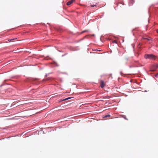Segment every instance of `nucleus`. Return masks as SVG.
<instances>
[{"instance_id": "f257e3e1", "label": "nucleus", "mask_w": 158, "mask_h": 158, "mask_svg": "<svg viewBox=\"0 0 158 158\" xmlns=\"http://www.w3.org/2000/svg\"><path fill=\"white\" fill-rule=\"evenodd\" d=\"M144 57L146 59H151L155 60L156 59V56L152 54H146L144 56Z\"/></svg>"}, {"instance_id": "f03ea898", "label": "nucleus", "mask_w": 158, "mask_h": 158, "mask_svg": "<svg viewBox=\"0 0 158 158\" xmlns=\"http://www.w3.org/2000/svg\"><path fill=\"white\" fill-rule=\"evenodd\" d=\"M158 68V64H156L153 65L151 69V70L152 71H155L157 68Z\"/></svg>"}, {"instance_id": "7ed1b4c3", "label": "nucleus", "mask_w": 158, "mask_h": 158, "mask_svg": "<svg viewBox=\"0 0 158 158\" xmlns=\"http://www.w3.org/2000/svg\"><path fill=\"white\" fill-rule=\"evenodd\" d=\"M101 88H103L105 85V83L104 81L103 80H101Z\"/></svg>"}, {"instance_id": "20e7f679", "label": "nucleus", "mask_w": 158, "mask_h": 158, "mask_svg": "<svg viewBox=\"0 0 158 158\" xmlns=\"http://www.w3.org/2000/svg\"><path fill=\"white\" fill-rule=\"evenodd\" d=\"M74 0H72L70 1H69L67 3V5L68 6L70 5L72 3H73V2L74 1Z\"/></svg>"}, {"instance_id": "39448f33", "label": "nucleus", "mask_w": 158, "mask_h": 158, "mask_svg": "<svg viewBox=\"0 0 158 158\" xmlns=\"http://www.w3.org/2000/svg\"><path fill=\"white\" fill-rule=\"evenodd\" d=\"M143 39L147 40L148 41H149V40H150L151 39L150 37H149L148 38H143Z\"/></svg>"}, {"instance_id": "423d86ee", "label": "nucleus", "mask_w": 158, "mask_h": 158, "mask_svg": "<svg viewBox=\"0 0 158 158\" xmlns=\"http://www.w3.org/2000/svg\"><path fill=\"white\" fill-rule=\"evenodd\" d=\"M110 115H106L104 117V118H105L107 117H110Z\"/></svg>"}, {"instance_id": "0eeeda50", "label": "nucleus", "mask_w": 158, "mask_h": 158, "mask_svg": "<svg viewBox=\"0 0 158 158\" xmlns=\"http://www.w3.org/2000/svg\"><path fill=\"white\" fill-rule=\"evenodd\" d=\"M70 98H65V99H63V101H65V100H67Z\"/></svg>"}, {"instance_id": "6e6552de", "label": "nucleus", "mask_w": 158, "mask_h": 158, "mask_svg": "<svg viewBox=\"0 0 158 158\" xmlns=\"http://www.w3.org/2000/svg\"><path fill=\"white\" fill-rule=\"evenodd\" d=\"M113 43H115L116 44H117V42L116 40H114L112 41Z\"/></svg>"}, {"instance_id": "1a4fd4ad", "label": "nucleus", "mask_w": 158, "mask_h": 158, "mask_svg": "<svg viewBox=\"0 0 158 158\" xmlns=\"http://www.w3.org/2000/svg\"><path fill=\"white\" fill-rule=\"evenodd\" d=\"M122 117L123 118H124L125 119H126V120H127V119L126 118V116H125V115H123V116Z\"/></svg>"}, {"instance_id": "9d476101", "label": "nucleus", "mask_w": 158, "mask_h": 158, "mask_svg": "<svg viewBox=\"0 0 158 158\" xmlns=\"http://www.w3.org/2000/svg\"><path fill=\"white\" fill-rule=\"evenodd\" d=\"M14 40V39H9L8 40V41L10 42H11V41L13 40Z\"/></svg>"}, {"instance_id": "9b49d317", "label": "nucleus", "mask_w": 158, "mask_h": 158, "mask_svg": "<svg viewBox=\"0 0 158 158\" xmlns=\"http://www.w3.org/2000/svg\"><path fill=\"white\" fill-rule=\"evenodd\" d=\"M155 77H158V73L155 75Z\"/></svg>"}, {"instance_id": "f8f14e48", "label": "nucleus", "mask_w": 158, "mask_h": 158, "mask_svg": "<svg viewBox=\"0 0 158 158\" xmlns=\"http://www.w3.org/2000/svg\"><path fill=\"white\" fill-rule=\"evenodd\" d=\"M91 6L93 7V6H95V5L93 6L92 5H91Z\"/></svg>"}, {"instance_id": "ddd939ff", "label": "nucleus", "mask_w": 158, "mask_h": 158, "mask_svg": "<svg viewBox=\"0 0 158 158\" xmlns=\"http://www.w3.org/2000/svg\"><path fill=\"white\" fill-rule=\"evenodd\" d=\"M156 31H157V33H158V29H157L156 30Z\"/></svg>"}, {"instance_id": "4468645a", "label": "nucleus", "mask_w": 158, "mask_h": 158, "mask_svg": "<svg viewBox=\"0 0 158 158\" xmlns=\"http://www.w3.org/2000/svg\"><path fill=\"white\" fill-rule=\"evenodd\" d=\"M14 39V40H16V39H17V38H15V39Z\"/></svg>"}]
</instances>
